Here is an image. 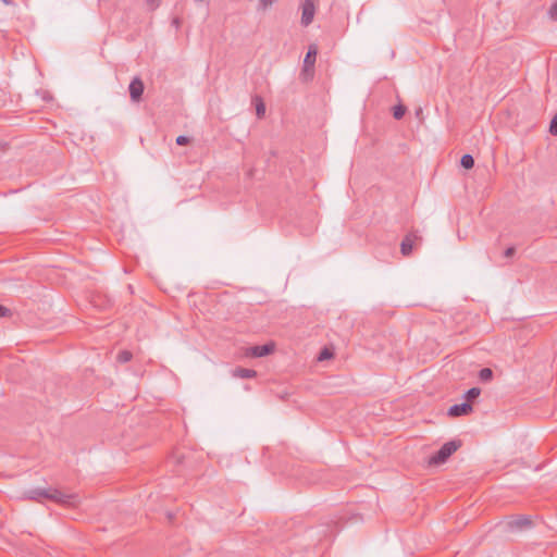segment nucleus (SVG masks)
Wrapping results in <instances>:
<instances>
[{
  "label": "nucleus",
  "instance_id": "obj_13",
  "mask_svg": "<svg viewBox=\"0 0 557 557\" xmlns=\"http://www.w3.org/2000/svg\"><path fill=\"white\" fill-rule=\"evenodd\" d=\"M256 101V113L258 117H262L265 114V104L260 97L255 98Z\"/></svg>",
  "mask_w": 557,
  "mask_h": 557
},
{
  "label": "nucleus",
  "instance_id": "obj_24",
  "mask_svg": "<svg viewBox=\"0 0 557 557\" xmlns=\"http://www.w3.org/2000/svg\"><path fill=\"white\" fill-rule=\"evenodd\" d=\"M515 252H516V248H515V247H508V248L505 250L504 256H505L506 258H510V257H512V256L515 255Z\"/></svg>",
  "mask_w": 557,
  "mask_h": 557
},
{
  "label": "nucleus",
  "instance_id": "obj_2",
  "mask_svg": "<svg viewBox=\"0 0 557 557\" xmlns=\"http://www.w3.org/2000/svg\"><path fill=\"white\" fill-rule=\"evenodd\" d=\"M461 446L460 441H449L445 443L433 456L429 459V465L440 466L447 461V459Z\"/></svg>",
  "mask_w": 557,
  "mask_h": 557
},
{
  "label": "nucleus",
  "instance_id": "obj_25",
  "mask_svg": "<svg viewBox=\"0 0 557 557\" xmlns=\"http://www.w3.org/2000/svg\"><path fill=\"white\" fill-rule=\"evenodd\" d=\"M1 1H2L4 4H7V5L12 4V1H11V0H1Z\"/></svg>",
  "mask_w": 557,
  "mask_h": 557
},
{
  "label": "nucleus",
  "instance_id": "obj_21",
  "mask_svg": "<svg viewBox=\"0 0 557 557\" xmlns=\"http://www.w3.org/2000/svg\"><path fill=\"white\" fill-rule=\"evenodd\" d=\"M276 0H259V9L267 10L271 7Z\"/></svg>",
  "mask_w": 557,
  "mask_h": 557
},
{
  "label": "nucleus",
  "instance_id": "obj_5",
  "mask_svg": "<svg viewBox=\"0 0 557 557\" xmlns=\"http://www.w3.org/2000/svg\"><path fill=\"white\" fill-rule=\"evenodd\" d=\"M318 49L314 45L309 46L308 51L306 53L305 60H304V67H302V75H306L308 77L313 76V69L315 64Z\"/></svg>",
  "mask_w": 557,
  "mask_h": 557
},
{
  "label": "nucleus",
  "instance_id": "obj_14",
  "mask_svg": "<svg viewBox=\"0 0 557 557\" xmlns=\"http://www.w3.org/2000/svg\"><path fill=\"white\" fill-rule=\"evenodd\" d=\"M479 379L482 382H488L493 379V371L490 368H483L479 372Z\"/></svg>",
  "mask_w": 557,
  "mask_h": 557
},
{
  "label": "nucleus",
  "instance_id": "obj_15",
  "mask_svg": "<svg viewBox=\"0 0 557 557\" xmlns=\"http://www.w3.org/2000/svg\"><path fill=\"white\" fill-rule=\"evenodd\" d=\"M133 355L131 351L128 350H122L117 354L116 356V360L120 362V363H126L128 362L131 359H132Z\"/></svg>",
  "mask_w": 557,
  "mask_h": 557
},
{
  "label": "nucleus",
  "instance_id": "obj_11",
  "mask_svg": "<svg viewBox=\"0 0 557 557\" xmlns=\"http://www.w3.org/2000/svg\"><path fill=\"white\" fill-rule=\"evenodd\" d=\"M481 394V389L479 387H472L470 389L467 391V393L465 394V398H466V403H469L470 401H473L474 399H476Z\"/></svg>",
  "mask_w": 557,
  "mask_h": 557
},
{
  "label": "nucleus",
  "instance_id": "obj_6",
  "mask_svg": "<svg viewBox=\"0 0 557 557\" xmlns=\"http://www.w3.org/2000/svg\"><path fill=\"white\" fill-rule=\"evenodd\" d=\"M144 83L139 77H134L128 86L131 99L134 102H138L144 94Z\"/></svg>",
  "mask_w": 557,
  "mask_h": 557
},
{
  "label": "nucleus",
  "instance_id": "obj_22",
  "mask_svg": "<svg viewBox=\"0 0 557 557\" xmlns=\"http://www.w3.org/2000/svg\"><path fill=\"white\" fill-rule=\"evenodd\" d=\"M11 315V310L2 305H0V318H3V317H10Z\"/></svg>",
  "mask_w": 557,
  "mask_h": 557
},
{
  "label": "nucleus",
  "instance_id": "obj_10",
  "mask_svg": "<svg viewBox=\"0 0 557 557\" xmlns=\"http://www.w3.org/2000/svg\"><path fill=\"white\" fill-rule=\"evenodd\" d=\"M232 374L234 377L251 379L257 375V372L252 369H246V368L238 367L233 370Z\"/></svg>",
  "mask_w": 557,
  "mask_h": 557
},
{
  "label": "nucleus",
  "instance_id": "obj_7",
  "mask_svg": "<svg viewBox=\"0 0 557 557\" xmlns=\"http://www.w3.org/2000/svg\"><path fill=\"white\" fill-rule=\"evenodd\" d=\"M416 240H421V237L417 234V232H410L405 236L400 244V251L404 256H409L411 253L413 243Z\"/></svg>",
  "mask_w": 557,
  "mask_h": 557
},
{
  "label": "nucleus",
  "instance_id": "obj_20",
  "mask_svg": "<svg viewBox=\"0 0 557 557\" xmlns=\"http://www.w3.org/2000/svg\"><path fill=\"white\" fill-rule=\"evenodd\" d=\"M176 144L178 146H185V145H188L190 143V138L187 137V136H184V135H180L176 137Z\"/></svg>",
  "mask_w": 557,
  "mask_h": 557
},
{
  "label": "nucleus",
  "instance_id": "obj_17",
  "mask_svg": "<svg viewBox=\"0 0 557 557\" xmlns=\"http://www.w3.org/2000/svg\"><path fill=\"white\" fill-rule=\"evenodd\" d=\"M333 357V352L329 348H324L320 351L318 360H326L331 359Z\"/></svg>",
  "mask_w": 557,
  "mask_h": 557
},
{
  "label": "nucleus",
  "instance_id": "obj_8",
  "mask_svg": "<svg viewBox=\"0 0 557 557\" xmlns=\"http://www.w3.org/2000/svg\"><path fill=\"white\" fill-rule=\"evenodd\" d=\"M473 410L472 405L469 403L456 404L448 409V416L457 418L460 416H467Z\"/></svg>",
  "mask_w": 557,
  "mask_h": 557
},
{
  "label": "nucleus",
  "instance_id": "obj_16",
  "mask_svg": "<svg viewBox=\"0 0 557 557\" xmlns=\"http://www.w3.org/2000/svg\"><path fill=\"white\" fill-rule=\"evenodd\" d=\"M406 113V107L403 104L395 106L393 108V116L396 120H400Z\"/></svg>",
  "mask_w": 557,
  "mask_h": 557
},
{
  "label": "nucleus",
  "instance_id": "obj_12",
  "mask_svg": "<svg viewBox=\"0 0 557 557\" xmlns=\"http://www.w3.org/2000/svg\"><path fill=\"white\" fill-rule=\"evenodd\" d=\"M460 164L462 168L469 170L472 169L474 165V159L471 154H463L460 160Z\"/></svg>",
  "mask_w": 557,
  "mask_h": 557
},
{
  "label": "nucleus",
  "instance_id": "obj_1",
  "mask_svg": "<svg viewBox=\"0 0 557 557\" xmlns=\"http://www.w3.org/2000/svg\"><path fill=\"white\" fill-rule=\"evenodd\" d=\"M28 498L34 500L47 498L64 506H75L78 496L76 494L65 493L57 488H35L28 492Z\"/></svg>",
  "mask_w": 557,
  "mask_h": 557
},
{
  "label": "nucleus",
  "instance_id": "obj_9",
  "mask_svg": "<svg viewBox=\"0 0 557 557\" xmlns=\"http://www.w3.org/2000/svg\"><path fill=\"white\" fill-rule=\"evenodd\" d=\"M274 350L273 344H264L260 346H252L249 348V356L259 358L270 355Z\"/></svg>",
  "mask_w": 557,
  "mask_h": 557
},
{
  "label": "nucleus",
  "instance_id": "obj_23",
  "mask_svg": "<svg viewBox=\"0 0 557 557\" xmlns=\"http://www.w3.org/2000/svg\"><path fill=\"white\" fill-rule=\"evenodd\" d=\"M146 2L151 10L157 9L160 4V0H146Z\"/></svg>",
  "mask_w": 557,
  "mask_h": 557
},
{
  "label": "nucleus",
  "instance_id": "obj_4",
  "mask_svg": "<svg viewBox=\"0 0 557 557\" xmlns=\"http://www.w3.org/2000/svg\"><path fill=\"white\" fill-rule=\"evenodd\" d=\"M533 527V521L530 516L520 515L511 517L507 521V528L510 531H522L527 529H531Z\"/></svg>",
  "mask_w": 557,
  "mask_h": 557
},
{
  "label": "nucleus",
  "instance_id": "obj_3",
  "mask_svg": "<svg viewBox=\"0 0 557 557\" xmlns=\"http://www.w3.org/2000/svg\"><path fill=\"white\" fill-rule=\"evenodd\" d=\"M317 2L318 0H304L301 5H300V9H301V25L307 27L309 26L313 18H314V14H315V5H317Z\"/></svg>",
  "mask_w": 557,
  "mask_h": 557
},
{
  "label": "nucleus",
  "instance_id": "obj_18",
  "mask_svg": "<svg viewBox=\"0 0 557 557\" xmlns=\"http://www.w3.org/2000/svg\"><path fill=\"white\" fill-rule=\"evenodd\" d=\"M548 16L553 21H557V0L550 5L548 10Z\"/></svg>",
  "mask_w": 557,
  "mask_h": 557
},
{
  "label": "nucleus",
  "instance_id": "obj_19",
  "mask_svg": "<svg viewBox=\"0 0 557 557\" xmlns=\"http://www.w3.org/2000/svg\"><path fill=\"white\" fill-rule=\"evenodd\" d=\"M549 132L552 135L557 136V112L556 115L550 121Z\"/></svg>",
  "mask_w": 557,
  "mask_h": 557
}]
</instances>
